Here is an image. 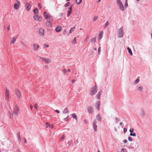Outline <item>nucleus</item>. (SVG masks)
<instances>
[{
  "mask_svg": "<svg viewBox=\"0 0 152 152\" xmlns=\"http://www.w3.org/2000/svg\"><path fill=\"white\" fill-rule=\"evenodd\" d=\"M116 34L117 37L118 38H121L124 35V30L123 26H122L117 30Z\"/></svg>",
  "mask_w": 152,
  "mask_h": 152,
  "instance_id": "nucleus-1",
  "label": "nucleus"
},
{
  "mask_svg": "<svg viewBox=\"0 0 152 152\" xmlns=\"http://www.w3.org/2000/svg\"><path fill=\"white\" fill-rule=\"evenodd\" d=\"M44 15L45 19L48 21H52L53 19L51 15L48 12H44Z\"/></svg>",
  "mask_w": 152,
  "mask_h": 152,
  "instance_id": "nucleus-2",
  "label": "nucleus"
},
{
  "mask_svg": "<svg viewBox=\"0 0 152 152\" xmlns=\"http://www.w3.org/2000/svg\"><path fill=\"white\" fill-rule=\"evenodd\" d=\"M116 3L121 10L122 11L124 10V6L121 0H116Z\"/></svg>",
  "mask_w": 152,
  "mask_h": 152,
  "instance_id": "nucleus-3",
  "label": "nucleus"
},
{
  "mask_svg": "<svg viewBox=\"0 0 152 152\" xmlns=\"http://www.w3.org/2000/svg\"><path fill=\"white\" fill-rule=\"evenodd\" d=\"M97 90V86H93L90 90V94L91 95H94L96 93Z\"/></svg>",
  "mask_w": 152,
  "mask_h": 152,
  "instance_id": "nucleus-4",
  "label": "nucleus"
},
{
  "mask_svg": "<svg viewBox=\"0 0 152 152\" xmlns=\"http://www.w3.org/2000/svg\"><path fill=\"white\" fill-rule=\"evenodd\" d=\"M39 58V60H41L42 62H44L47 64H49L51 62V60L49 58L40 57Z\"/></svg>",
  "mask_w": 152,
  "mask_h": 152,
  "instance_id": "nucleus-5",
  "label": "nucleus"
},
{
  "mask_svg": "<svg viewBox=\"0 0 152 152\" xmlns=\"http://www.w3.org/2000/svg\"><path fill=\"white\" fill-rule=\"evenodd\" d=\"M15 95L18 99H20L21 97V92L18 89H16L15 91Z\"/></svg>",
  "mask_w": 152,
  "mask_h": 152,
  "instance_id": "nucleus-6",
  "label": "nucleus"
},
{
  "mask_svg": "<svg viewBox=\"0 0 152 152\" xmlns=\"http://www.w3.org/2000/svg\"><path fill=\"white\" fill-rule=\"evenodd\" d=\"M93 126L94 131L96 132L97 131V121L96 120H95L93 122Z\"/></svg>",
  "mask_w": 152,
  "mask_h": 152,
  "instance_id": "nucleus-7",
  "label": "nucleus"
},
{
  "mask_svg": "<svg viewBox=\"0 0 152 152\" xmlns=\"http://www.w3.org/2000/svg\"><path fill=\"white\" fill-rule=\"evenodd\" d=\"M33 18L35 20L37 21H40L42 20V17L37 15H34Z\"/></svg>",
  "mask_w": 152,
  "mask_h": 152,
  "instance_id": "nucleus-8",
  "label": "nucleus"
},
{
  "mask_svg": "<svg viewBox=\"0 0 152 152\" xmlns=\"http://www.w3.org/2000/svg\"><path fill=\"white\" fill-rule=\"evenodd\" d=\"M16 2L17 3H15L14 4V7L15 9L18 10L20 5V1L18 0H17Z\"/></svg>",
  "mask_w": 152,
  "mask_h": 152,
  "instance_id": "nucleus-9",
  "label": "nucleus"
},
{
  "mask_svg": "<svg viewBox=\"0 0 152 152\" xmlns=\"http://www.w3.org/2000/svg\"><path fill=\"white\" fill-rule=\"evenodd\" d=\"M72 11V5L70 7H69L68 10L67 11V16L69 17L71 14Z\"/></svg>",
  "mask_w": 152,
  "mask_h": 152,
  "instance_id": "nucleus-10",
  "label": "nucleus"
},
{
  "mask_svg": "<svg viewBox=\"0 0 152 152\" xmlns=\"http://www.w3.org/2000/svg\"><path fill=\"white\" fill-rule=\"evenodd\" d=\"M5 96L6 99L8 100L9 99V91L7 88L6 89Z\"/></svg>",
  "mask_w": 152,
  "mask_h": 152,
  "instance_id": "nucleus-11",
  "label": "nucleus"
},
{
  "mask_svg": "<svg viewBox=\"0 0 152 152\" xmlns=\"http://www.w3.org/2000/svg\"><path fill=\"white\" fill-rule=\"evenodd\" d=\"M25 7L26 10L27 11H29L30 10L31 6L28 3H27L25 4Z\"/></svg>",
  "mask_w": 152,
  "mask_h": 152,
  "instance_id": "nucleus-12",
  "label": "nucleus"
},
{
  "mask_svg": "<svg viewBox=\"0 0 152 152\" xmlns=\"http://www.w3.org/2000/svg\"><path fill=\"white\" fill-rule=\"evenodd\" d=\"M139 114L140 116L143 117L145 115L144 112L142 109H141L139 111Z\"/></svg>",
  "mask_w": 152,
  "mask_h": 152,
  "instance_id": "nucleus-13",
  "label": "nucleus"
},
{
  "mask_svg": "<svg viewBox=\"0 0 152 152\" xmlns=\"http://www.w3.org/2000/svg\"><path fill=\"white\" fill-rule=\"evenodd\" d=\"M19 111V109L18 107L17 106H15V107L14 110H13V113L15 115H17L18 114Z\"/></svg>",
  "mask_w": 152,
  "mask_h": 152,
  "instance_id": "nucleus-14",
  "label": "nucleus"
},
{
  "mask_svg": "<svg viewBox=\"0 0 152 152\" xmlns=\"http://www.w3.org/2000/svg\"><path fill=\"white\" fill-rule=\"evenodd\" d=\"M51 21H48L46 23V25L49 27H51L52 26V24L51 23Z\"/></svg>",
  "mask_w": 152,
  "mask_h": 152,
  "instance_id": "nucleus-15",
  "label": "nucleus"
},
{
  "mask_svg": "<svg viewBox=\"0 0 152 152\" xmlns=\"http://www.w3.org/2000/svg\"><path fill=\"white\" fill-rule=\"evenodd\" d=\"M39 34L42 35H44V29L42 28H39Z\"/></svg>",
  "mask_w": 152,
  "mask_h": 152,
  "instance_id": "nucleus-16",
  "label": "nucleus"
},
{
  "mask_svg": "<svg viewBox=\"0 0 152 152\" xmlns=\"http://www.w3.org/2000/svg\"><path fill=\"white\" fill-rule=\"evenodd\" d=\"M143 88L142 86H139L137 88V91L141 92H143Z\"/></svg>",
  "mask_w": 152,
  "mask_h": 152,
  "instance_id": "nucleus-17",
  "label": "nucleus"
},
{
  "mask_svg": "<svg viewBox=\"0 0 152 152\" xmlns=\"http://www.w3.org/2000/svg\"><path fill=\"white\" fill-rule=\"evenodd\" d=\"M88 110L89 113H92L94 112L93 108L91 106L88 107Z\"/></svg>",
  "mask_w": 152,
  "mask_h": 152,
  "instance_id": "nucleus-18",
  "label": "nucleus"
},
{
  "mask_svg": "<svg viewBox=\"0 0 152 152\" xmlns=\"http://www.w3.org/2000/svg\"><path fill=\"white\" fill-rule=\"evenodd\" d=\"M16 38L13 37L11 39L10 42L11 44H14L15 42Z\"/></svg>",
  "mask_w": 152,
  "mask_h": 152,
  "instance_id": "nucleus-19",
  "label": "nucleus"
},
{
  "mask_svg": "<svg viewBox=\"0 0 152 152\" xmlns=\"http://www.w3.org/2000/svg\"><path fill=\"white\" fill-rule=\"evenodd\" d=\"M62 28L61 26H59L56 27L55 29L56 31L57 32H59Z\"/></svg>",
  "mask_w": 152,
  "mask_h": 152,
  "instance_id": "nucleus-20",
  "label": "nucleus"
},
{
  "mask_svg": "<svg viewBox=\"0 0 152 152\" xmlns=\"http://www.w3.org/2000/svg\"><path fill=\"white\" fill-rule=\"evenodd\" d=\"M103 31H102L100 33L99 35V39L100 40L102 39L103 37Z\"/></svg>",
  "mask_w": 152,
  "mask_h": 152,
  "instance_id": "nucleus-21",
  "label": "nucleus"
},
{
  "mask_svg": "<svg viewBox=\"0 0 152 152\" xmlns=\"http://www.w3.org/2000/svg\"><path fill=\"white\" fill-rule=\"evenodd\" d=\"M72 117L75 119L76 121L77 120V116L75 113H72L71 115Z\"/></svg>",
  "mask_w": 152,
  "mask_h": 152,
  "instance_id": "nucleus-22",
  "label": "nucleus"
},
{
  "mask_svg": "<svg viewBox=\"0 0 152 152\" xmlns=\"http://www.w3.org/2000/svg\"><path fill=\"white\" fill-rule=\"evenodd\" d=\"M45 126L46 127L48 128L49 127H50L51 128H52L53 127V125L51 124L50 125L48 124L47 122H46L45 124Z\"/></svg>",
  "mask_w": 152,
  "mask_h": 152,
  "instance_id": "nucleus-23",
  "label": "nucleus"
},
{
  "mask_svg": "<svg viewBox=\"0 0 152 152\" xmlns=\"http://www.w3.org/2000/svg\"><path fill=\"white\" fill-rule=\"evenodd\" d=\"M62 113L64 114L67 113H69V111L67 108H65L62 111Z\"/></svg>",
  "mask_w": 152,
  "mask_h": 152,
  "instance_id": "nucleus-24",
  "label": "nucleus"
},
{
  "mask_svg": "<svg viewBox=\"0 0 152 152\" xmlns=\"http://www.w3.org/2000/svg\"><path fill=\"white\" fill-rule=\"evenodd\" d=\"M97 119L99 121H101V118L100 115L99 114H98L96 116Z\"/></svg>",
  "mask_w": 152,
  "mask_h": 152,
  "instance_id": "nucleus-25",
  "label": "nucleus"
},
{
  "mask_svg": "<svg viewBox=\"0 0 152 152\" xmlns=\"http://www.w3.org/2000/svg\"><path fill=\"white\" fill-rule=\"evenodd\" d=\"M102 94L101 91L99 92L96 95V96L98 99H99L100 97Z\"/></svg>",
  "mask_w": 152,
  "mask_h": 152,
  "instance_id": "nucleus-26",
  "label": "nucleus"
},
{
  "mask_svg": "<svg viewBox=\"0 0 152 152\" xmlns=\"http://www.w3.org/2000/svg\"><path fill=\"white\" fill-rule=\"evenodd\" d=\"M96 104L97 105V107H96L97 109L99 110V107L100 105V101H98L97 102Z\"/></svg>",
  "mask_w": 152,
  "mask_h": 152,
  "instance_id": "nucleus-27",
  "label": "nucleus"
},
{
  "mask_svg": "<svg viewBox=\"0 0 152 152\" xmlns=\"http://www.w3.org/2000/svg\"><path fill=\"white\" fill-rule=\"evenodd\" d=\"M34 13L35 15H37L38 13V10L37 9L35 8L34 9Z\"/></svg>",
  "mask_w": 152,
  "mask_h": 152,
  "instance_id": "nucleus-28",
  "label": "nucleus"
},
{
  "mask_svg": "<svg viewBox=\"0 0 152 152\" xmlns=\"http://www.w3.org/2000/svg\"><path fill=\"white\" fill-rule=\"evenodd\" d=\"M82 0H75L76 4L78 5L80 4L82 2Z\"/></svg>",
  "mask_w": 152,
  "mask_h": 152,
  "instance_id": "nucleus-29",
  "label": "nucleus"
},
{
  "mask_svg": "<svg viewBox=\"0 0 152 152\" xmlns=\"http://www.w3.org/2000/svg\"><path fill=\"white\" fill-rule=\"evenodd\" d=\"M75 28V27H73L72 28H71L69 31V33L70 34L72 33V32L74 31Z\"/></svg>",
  "mask_w": 152,
  "mask_h": 152,
  "instance_id": "nucleus-30",
  "label": "nucleus"
},
{
  "mask_svg": "<svg viewBox=\"0 0 152 152\" xmlns=\"http://www.w3.org/2000/svg\"><path fill=\"white\" fill-rule=\"evenodd\" d=\"M128 50L129 53L132 56V51L130 49V48H127Z\"/></svg>",
  "mask_w": 152,
  "mask_h": 152,
  "instance_id": "nucleus-31",
  "label": "nucleus"
},
{
  "mask_svg": "<svg viewBox=\"0 0 152 152\" xmlns=\"http://www.w3.org/2000/svg\"><path fill=\"white\" fill-rule=\"evenodd\" d=\"M91 42H92V43H94V42H95L96 41V38H92L91 39Z\"/></svg>",
  "mask_w": 152,
  "mask_h": 152,
  "instance_id": "nucleus-32",
  "label": "nucleus"
},
{
  "mask_svg": "<svg viewBox=\"0 0 152 152\" xmlns=\"http://www.w3.org/2000/svg\"><path fill=\"white\" fill-rule=\"evenodd\" d=\"M77 38L76 37H75L73 40L72 43L73 44H75L76 43Z\"/></svg>",
  "mask_w": 152,
  "mask_h": 152,
  "instance_id": "nucleus-33",
  "label": "nucleus"
},
{
  "mask_svg": "<svg viewBox=\"0 0 152 152\" xmlns=\"http://www.w3.org/2000/svg\"><path fill=\"white\" fill-rule=\"evenodd\" d=\"M98 18V16H94L93 18V21H96L97 19Z\"/></svg>",
  "mask_w": 152,
  "mask_h": 152,
  "instance_id": "nucleus-34",
  "label": "nucleus"
},
{
  "mask_svg": "<svg viewBox=\"0 0 152 152\" xmlns=\"http://www.w3.org/2000/svg\"><path fill=\"white\" fill-rule=\"evenodd\" d=\"M33 46L34 48H39V45L37 44H34L33 45Z\"/></svg>",
  "mask_w": 152,
  "mask_h": 152,
  "instance_id": "nucleus-35",
  "label": "nucleus"
},
{
  "mask_svg": "<svg viewBox=\"0 0 152 152\" xmlns=\"http://www.w3.org/2000/svg\"><path fill=\"white\" fill-rule=\"evenodd\" d=\"M34 108L36 110H37L38 109V106H37V103H35L34 106Z\"/></svg>",
  "mask_w": 152,
  "mask_h": 152,
  "instance_id": "nucleus-36",
  "label": "nucleus"
},
{
  "mask_svg": "<svg viewBox=\"0 0 152 152\" xmlns=\"http://www.w3.org/2000/svg\"><path fill=\"white\" fill-rule=\"evenodd\" d=\"M130 135L131 136H133V137H135L136 136V134L135 133H130Z\"/></svg>",
  "mask_w": 152,
  "mask_h": 152,
  "instance_id": "nucleus-37",
  "label": "nucleus"
},
{
  "mask_svg": "<svg viewBox=\"0 0 152 152\" xmlns=\"http://www.w3.org/2000/svg\"><path fill=\"white\" fill-rule=\"evenodd\" d=\"M128 6V4L127 2V0H126L125 1V8H126Z\"/></svg>",
  "mask_w": 152,
  "mask_h": 152,
  "instance_id": "nucleus-38",
  "label": "nucleus"
},
{
  "mask_svg": "<svg viewBox=\"0 0 152 152\" xmlns=\"http://www.w3.org/2000/svg\"><path fill=\"white\" fill-rule=\"evenodd\" d=\"M70 3L69 2H68L66 4L64 5V7H68Z\"/></svg>",
  "mask_w": 152,
  "mask_h": 152,
  "instance_id": "nucleus-39",
  "label": "nucleus"
},
{
  "mask_svg": "<svg viewBox=\"0 0 152 152\" xmlns=\"http://www.w3.org/2000/svg\"><path fill=\"white\" fill-rule=\"evenodd\" d=\"M140 81V80L139 79H137L135 80L134 81V83L135 84H137Z\"/></svg>",
  "mask_w": 152,
  "mask_h": 152,
  "instance_id": "nucleus-40",
  "label": "nucleus"
},
{
  "mask_svg": "<svg viewBox=\"0 0 152 152\" xmlns=\"http://www.w3.org/2000/svg\"><path fill=\"white\" fill-rule=\"evenodd\" d=\"M69 116H68L66 118L64 119V121H66L69 120Z\"/></svg>",
  "mask_w": 152,
  "mask_h": 152,
  "instance_id": "nucleus-41",
  "label": "nucleus"
},
{
  "mask_svg": "<svg viewBox=\"0 0 152 152\" xmlns=\"http://www.w3.org/2000/svg\"><path fill=\"white\" fill-rule=\"evenodd\" d=\"M109 23L108 21H107L105 25L104 26V27L106 28L107 26L108 25Z\"/></svg>",
  "mask_w": 152,
  "mask_h": 152,
  "instance_id": "nucleus-42",
  "label": "nucleus"
},
{
  "mask_svg": "<svg viewBox=\"0 0 152 152\" xmlns=\"http://www.w3.org/2000/svg\"><path fill=\"white\" fill-rule=\"evenodd\" d=\"M43 47L45 48L46 47H49V46L48 44H45L44 45Z\"/></svg>",
  "mask_w": 152,
  "mask_h": 152,
  "instance_id": "nucleus-43",
  "label": "nucleus"
},
{
  "mask_svg": "<svg viewBox=\"0 0 152 152\" xmlns=\"http://www.w3.org/2000/svg\"><path fill=\"white\" fill-rule=\"evenodd\" d=\"M128 139L130 141H132V139L130 137H128Z\"/></svg>",
  "mask_w": 152,
  "mask_h": 152,
  "instance_id": "nucleus-44",
  "label": "nucleus"
},
{
  "mask_svg": "<svg viewBox=\"0 0 152 152\" xmlns=\"http://www.w3.org/2000/svg\"><path fill=\"white\" fill-rule=\"evenodd\" d=\"M134 129L133 128H132L129 130V132L131 133H132L134 132Z\"/></svg>",
  "mask_w": 152,
  "mask_h": 152,
  "instance_id": "nucleus-45",
  "label": "nucleus"
},
{
  "mask_svg": "<svg viewBox=\"0 0 152 152\" xmlns=\"http://www.w3.org/2000/svg\"><path fill=\"white\" fill-rule=\"evenodd\" d=\"M114 119L116 123H117L118 122V121L119 120L118 118H115Z\"/></svg>",
  "mask_w": 152,
  "mask_h": 152,
  "instance_id": "nucleus-46",
  "label": "nucleus"
},
{
  "mask_svg": "<svg viewBox=\"0 0 152 152\" xmlns=\"http://www.w3.org/2000/svg\"><path fill=\"white\" fill-rule=\"evenodd\" d=\"M84 123L85 124H88V121L87 120L85 119L84 121Z\"/></svg>",
  "mask_w": 152,
  "mask_h": 152,
  "instance_id": "nucleus-47",
  "label": "nucleus"
},
{
  "mask_svg": "<svg viewBox=\"0 0 152 152\" xmlns=\"http://www.w3.org/2000/svg\"><path fill=\"white\" fill-rule=\"evenodd\" d=\"M10 25H9L7 28V31H8L10 30Z\"/></svg>",
  "mask_w": 152,
  "mask_h": 152,
  "instance_id": "nucleus-48",
  "label": "nucleus"
},
{
  "mask_svg": "<svg viewBox=\"0 0 152 152\" xmlns=\"http://www.w3.org/2000/svg\"><path fill=\"white\" fill-rule=\"evenodd\" d=\"M65 136L64 135H63L61 136V140H64V139L65 138Z\"/></svg>",
  "mask_w": 152,
  "mask_h": 152,
  "instance_id": "nucleus-49",
  "label": "nucleus"
},
{
  "mask_svg": "<svg viewBox=\"0 0 152 152\" xmlns=\"http://www.w3.org/2000/svg\"><path fill=\"white\" fill-rule=\"evenodd\" d=\"M98 54H100V52H101V49H100V48H98Z\"/></svg>",
  "mask_w": 152,
  "mask_h": 152,
  "instance_id": "nucleus-50",
  "label": "nucleus"
},
{
  "mask_svg": "<svg viewBox=\"0 0 152 152\" xmlns=\"http://www.w3.org/2000/svg\"><path fill=\"white\" fill-rule=\"evenodd\" d=\"M123 142L125 143H126L127 142V140H124L123 141Z\"/></svg>",
  "mask_w": 152,
  "mask_h": 152,
  "instance_id": "nucleus-51",
  "label": "nucleus"
},
{
  "mask_svg": "<svg viewBox=\"0 0 152 152\" xmlns=\"http://www.w3.org/2000/svg\"><path fill=\"white\" fill-rule=\"evenodd\" d=\"M55 111L56 112L58 113H60V111L58 110H55Z\"/></svg>",
  "mask_w": 152,
  "mask_h": 152,
  "instance_id": "nucleus-52",
  "label": "nucleus"
},
{
  "mask_svg": "<svg viewBox=\"0 0 152 152\" xmlns=\"http://www.w3.org/2000/svg\"><path fill=\"white\" fill-rule=\"evenodd\" d=\"M127 129H126L124 128V131L125 132H127Z\"/></svg>",
  "mask_w": 152,
  "mask_h": 152,
  "instance_id": "nucleus-53",
  "label": "nucleus"
},
{
  "mask_svg": "<svg viewBox=\"0 0 152 152\" xmlns=\"http://www.w3.org/2000/svg\"><path fill=\"white\" fill-rule=\"evenodd\" d=\"M120 152H124V149L123 148L121 149Z\"/></svg>",
  "mask_w": 152,
  "mask_h": 152,
  "instance_id": "nucleus-54",
  "label": "nucleus"
},
{
  "mask_svg": "<svg viewBox=\"0 0 152 152\" xmlns=\"http://www.w3.org/2000/svg\"><path fill=\"white\" fill-rule=\"evenodd\" d=\"M30 107L31 110H32L33 109V106L31 105H30Z\"/></svg>",
  "mask_w": 152,
  "mask_h": 152,
  "instance_id": "nucleus-55",
  "label": "nucleus"
},
{
  "mask_svg": "<svg viewBox=\"0 0 152 152\" xmlns=\"http://www.w3.org/2000/svg\"><path fill=\"white\" fill-rule=\"evenodd\" d=\"M75 80H72V83H73L75 82Z\"/></svg>",
  "mask_w": 152,
  "mask_h": 152,
  "instance_id": "nucleus-56",
  "label": "nucleus"
},
{
  "mask_svg": "<svg viewBox=\"0 0 152 152\" xmlns=\"http://www.w3.org/2000/svg\"><path fill=\"white\" fill-rule=\"evenodd\" d=\"M120 124V125H122V124H123V122H120V124Z\"/></svg>",
  "mask_w": 152,
  "mask_h": 152,
  "instance_id": "nucleus-57",
  "label": "nucleus"
},
{
  "mask_svg": "<svg viewBox=\"0 0 152 152\" xmlns=\"http://www.w3.org/2000/svg\"><path fill=\"white\" fill-rule=\"evenodd\" d=\"M39 5H40L39 4V7L40 8V9H41V7L39 6Z\"/></svg>",
  "mask_w": 152,
  "mask_h": 152,
  "instance_id": "nucleus-58",
  "label": "nucleus"
},
{
  "mask_svg": "<svg viewBox=\"0 0 152 152\" xmlns=\"http://www.w3.org/2000/svg\"><path fill=\"white\" fill-rule=\"evenodd\" d=\"M68 71L69 72H70V69H68Z\"/></svg>",
  "mask_w": 152,
  "mask_h": 152,
  "instance_id": "nucleus-59",
  "label": "nucleus"
},
{
  "mask_svg": "<svg viewBox=\"0 0 152 152\" xmlns=\"http://www.w3.org/2000/svg\"><path fill=\"white\" fill-rule=\"evenodd\" d=\"M24 141H25V142H26V140H25H25H24Z\"/></svg>",
  "mask_w": 152,
  "mask_h": 152,
  "instance_id": "nucleus-60",
  "label": "nucleus"
},
{
  "mask_svg": "<svg viewBox=\"0 0 152 152\" xmlns=\"http://www.w3.org/2000/svg\"><path fill=\"white\" fill-rule=\"evenodd\" d=\"M64 71L65 72H66V69H64Z\"/></svg>",
  "mask_w": 152,
  "mask_h": 152,
  "instance_id": "nucleus-61",
  "label": "nucleus"
},
{
  "mask_svg": "<svg viewBox=\"0 0 152 152\" xmlns=\"http://www.w3.org/2000/svg\"><path fill=\"white\" fill-rule=\"evenodd\" d=\"M140 0H137V1H140Z\"/></svg>",
  "mask_w": 152,
  "mask_h": 152,
  "instance_id": "nucleus-62",
  "label": "nucleus"
},
{
  "mask_svg": "<svg viewBox=\"0 0 152 152\" xmlns=\"http://www.w3.org/2000/svg\"><path fill=\"white\" fill-rule=\"evenodd\" d=\"M70 0H67V1H70Z\"/></svg>",
  "mask_w": 152,
  "mask_h": 152,
  "instance_id": "nucleus-63",
  "label": "nucleus"
},
{
  "mask_svg": "<svg viewBox=\"0 0 152 152\" xmlns=\"http://www.w3.org/2000/svg\"><path fill=\"white\" fill-rule=\"evenodd\" d=\"M94 50H96V48H94Z\"/></svg>",
  "mask_w": 152,
  "mask_h": 152,
  "instance_id": "nucleus-64",
  "label": "nucleus"
}]
</instances>
